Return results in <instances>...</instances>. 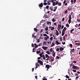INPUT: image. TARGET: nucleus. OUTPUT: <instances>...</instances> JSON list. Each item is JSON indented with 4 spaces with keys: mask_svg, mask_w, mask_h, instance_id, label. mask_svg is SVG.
Instances as JSON below:
<instances>
[{
    "mask_svg": "<svg viewBox=\"0 0 80 80\" xmlns=\"http://www.w3.org/2000/svg\"><path fill=\"white\" fill-rule=\"evenodd\" d=\"M47 5V3L46 2H44L43 3V5Z\"/></svg>",
    "mask_w": 80,
    "mask_h": 80,
    "instance_id": "37",
    "label": "nucleus"
},
{
    "mask_svg": "<svg viewBox=\"0 0 80 80\" xmlns=\"http://www.w3.org/2000/svg\"><path fill=\"white\" fill-rule=\"evenodd\" d=\"M73 63H77V61H74L73 62Z\"/></svg>",
    "mask_w": 80,
    "mask_h": 80,
    "instance_id": "58",
    "label": "nucleus"
},
{
    "mask_svg": "<svg viewBox=\"0 0 80 80\" xmlns=\"http://www.w3.org/2000/svg\"><path fill=\"white\" fill-rule=\"evenodd\" d=\"M52 55L53 57H55V54H52Z\"/></svg>",
    "mask_w": 80,
    "mask_h": 80,
    "instance_id": "57",
    "label": "nucleus"
},
{
    "mask_svg": "<svg viewBox=\"0 0 80 80\" xmlns=\"http://www.w3.org/2000/svg\"><path fill=\"white\" fill-rule=\"evenodd\" d=\"M66 78H70V77H68V75H66Z\"/></svg>",
    "mask_w": 80,
    "mask_h": 80,
    "instance_id": "33",
    "label": "nucleus"
},
{
    "mask_svg": "<svg viewBox=\"0 0 80 80\" xmlns=\"http://www.w3.org/2000/svg\"><path fill=\"white\" fill-rule=\"evenodd\" d=\"M49 39L51 41L53 40V37H51Z\"/></svg>",
    "mask_w": 80,
    "mask_h": 80,
    "instance_id": "30",
    "label": "nucleus"
},
{
    "mask_svg": "<svg viewBox=\"0 0 80 80\" xmlns=\"http://www.w3.org/2000/svg\"><path fill=\"white\" fill-rule=\"evenodd\" d=\"M67 13H68V10H67L64 13H65V14H67Z\"/></svg>",
    "mask_w": 80,
    "mask_h": 80,
    "instance_id": "35",
    "label": "nucleus"
},
{
    "mask_svg": "<svg viewBox=\"0 0 80 80\" xmlns=\"http://www.w3.org/2000/svg\"><path fill=\"white\" fill-rule=\"evenodd\" d=\"M49 58H47L45 60V61H48V60H49Z\"/></svg>",
    "mask_w": 80,
    "mask_h": 80,
    "instance_id": "36",
    "label": "nucleus"
},
{
    "mask_svg": "<svg viewBox=\"0 0 80 80\" xmlns=\"http://www.w3.org/2000/svg\"><path fill=\"white\" fill-rule=\"evenodd\" d=\"M55 43L56 44V45H60V42H58V40H55Z\"/></svg>",
    "mask_w": 80,
    "mask_h": 80,
    "instance_id": "6",
    "label": "nucleus"
},
{
    "mask_svg": "<svg viewBox=\"0 0 80 80\" xmlns=\"http://www.w3.org/2000/svg\"><path fill=\"white\" fill-rule=\"evenodd\" d=\"M66 3V0H65L63 2V3H64H64Z\"/></svg>",
    "mask_w": 80,
    "mask_h": 80,
    "instance_id": "60",
    "label": "nucleus"
},
{
    "mask_svg": "<svg viewBox=\"0 0 80 80\" xmlns=\"http://www.w3.org/2000/svg\"><path fill=\"white\" fill-rule=\"evenodd\" d=\"M50 2H52V0H51V1L49 0L48 1V5H50Z\"/></svg>",
    "mask_w": 80,
    "mask_h": 80,
    "instance_id": "8",
    "label": "nucleus"
},
{
    "mask_svg": "<svg viewBox=\"0 0 80 80\" xmlns=\"http://www.w3.org/2000/svg\"><path fill=\"white\" fill-rule=\"evenodd\" d=\"M40 53V51H37V54H38V53Z\"/></svg>",
    "mask_w": 80,
    "mask_h": 80,
    "instance_id": "34",
    "label": "nucleus"
},
{
    "mask_svg": "<svg viewBox=\"0 0 80 80\" xmlns=\"http://www.w3.org/2000/svg\"><path fill=\"white\" fill-rule=\"evenodd\" d=\"M45 57L46 58H50V56H48V55L47 54H45Z\"/></svg>",
    "mask_w": 80,
    "mask_h": 80,
    "instance_id": "13",
    "label": "nucleus"
},
{
    "mask_svg": "<svg viewBox=\"0 0 80 80\" xmlns=\"http://www.w3.org/2000/svg\"><path fill=\"white\" fill-rule=\"evenodd\" d=\"M44 38L45 39V40H46V41H47V40H48V39L47 37H44Z\"/></svg>",
    "mask_w": 80,
    "mask_h": 80,
    "instance_id": "47",
    "label": "nucleus"
},
{
    "mask_svg": "<svg viewBox=\"0 0 80 80\" xmlns=\"http://www.w3.org/2000/svg\"><path fill=\"white\" fill-rule=\"evenodd\" d=\"M52 54H55L56 53L54 52V51H53L52 52Z\"/></svg>",
    "mask_w": 80,
    "mask_h": 80,
    "instance_id": "50",
    "label": "nucleus"
},
{
    "mask_svg": "<svg viewBox=\"0 0 80 80\" xmlns=\"http://www.w3.org/2000/svg\"><path fill=\"white\" fill-rule=\"evenodd\" d=\"M46 9H47L48 10H49V9H48V8H49V6H47L46 7Z\"/></svg>",
    "mask_w": 80,
    "mask_h": 80,
    "instance_id": "25",
    "label": "nucleus"
},
{
    "mask_svg": "<svg viewBox=\"0 0 80 80\" xmlns=\"http://www.w3.org/2000/svg\"><path fill=\"white\" fill-rule=\"evenodd\" d=\"M67 28H66V27H64V28H63V29L62 30V31L65 32V31H66V30H67Z\"/></svg>",
    "mask_w": 80,
    "mask_h": 80,
    "instance_id": "10",
    "label": "nucleus"
},
{
    "mask_svg": "<svg viewBox=\"0 0 80 80\" xmlns=\"http://www.w3.org/2000/svg\"><path fill=\"white\" fill-rule=\"evenodd\" d=\"M64 27V25H62V27H61V29H63V28Z\"/></svg>",
    "mask_w": 80,
    "mask_h": 80,
    "instance_id": "53",
    "label": "nucleus"
},
{
    "mask_svg": "<svg viewBox=\"0 0 80 80\" xmlns=\"http://www.w3.org/2000/svg\"><path fill=\"white\" fill-rule=\"evenodd\" d=\"M39 56H40V57H42L43 56H42V54L40 53L39 54Z\"/></svg>",
    "mask_w": 80,
    "mask_h": 80,
    "instance_id": "43",
    "label": "nucleus"
},
{
    "mask_svg": "<svg viewBox=\"0 0 80 80\" xmlns=\"http://www.w3.org/2000/svg\"><path fill=\"white\" fill-rule=\"evenodd\" d=\"M48 30V27H46V28H45V30L46 31H47V30Z\"/></svg>",
    "mask_w": 80,
    "mask_h": 80,
    "instance_id": "24",
    "label": "nucleus"
},
{
    "mask_svg": "<svg viewBox=\"0 0 80 80\" xmlns=\"http://www.w3.org/2000/svg\"><path fill=\"white\" fill-rule=\"evenodd\" d=\"M34 45L35 46V48H37L38 47V45H37L36 43H34Z\"/></svg>",
    "mask_w": 80,
    "mask_h": 80,
    "instance_id": "22",
    "label": "nucleus"
},
{
    "mask_svg": "<svg viewBox=\"0 0 80 80\" xmlns=\"http://www.w3.org/2000/svg\"><path fill=\"white\" fill-rule=\"evenodd\" d=\"M46 68H47V70H48L50 68V65L48 64L46 65Z\"/></svg>",
    "mask_w": 80,
    "mask_h": 80,
    "instance_id": "7",
    "label": "nucleus"
},
{
    "mask_svg": "<svg viewBox=\"0 0 80 80\" xmlns=\"http://www.w3.org/2000/svg\"><path fill=\"white\" fill-rule=\"evenodd\" d=\"M34 31L36 32H37V31H38V29H37V28H34Z\"/></svg>",
    "mask_w": 80,
    "mask_h": 80,
    "instance_id": "15",
    "label": "nucleus"
},
{
    "mask_svg": "<svg viewBox=\"0 0 80 80\" xmlns=\"http://www.w3.org/2000/svg\"><path fill=\"white\" fill-rule=\"evenodd\" d=\"M55 45V44L54 43V42H52V44L51 45V47H53Z\"/></svg>",
    "mask_w": 80,
    "mask_h": 80,
    "instance_id": "21",
    "label": "nucleus"
},
{
    "mask_svg": "<svg viewBox=\"0 0 80 80\" xmlns=\"http://www.w3.org/2000/svg\"><path fill=\"white\" fill-rule=\"evenodd\" d=\"M55 29V28L54 27H52L51 28V30H53Z\"/></svg>",
    "mask_w": 80,
    "mask_h": 80,
    "instance_id": "23",
    "label": "nucleus"
},
{
    "mask_svg": "<svg viewBox=\"0 0 80 80\" xmlns=\"http://www.w3.org/2000/svg\"><path fill=\"white\" fill-rule=\"evenodd\" d=\"M56 58H57V59H59V57L58 56H57Z\"/></svg>",
    "mask_w": 80,
    "mask_h": 80,
    "instance_id": "62",
    "label": "nucleus"
},
{
    "mask_svg": "<svg viewBox=\"0 0 80 80\" xmlns=\"http://www.w3.org/2000/svg\"><path fill=\"white\" fill-rule=\"evenodd\" d=\"M74 29H72L70 31L71 32V33H72V32H73V31H74Z\"/></svg>",
    "mask_w": 80,
    "mask_h": 80,
    "instance_id": "42",
    "label": "nucleus"
},
{
    "mask_svg": "<svg viewBox=\"0 0 80 80\" xmlns=\"http://www.w3.org/2000/svg\"><path fill=\"white\" fill-rule=\"evenodd\" d=\"M48 35H47L46 34H43V36H44V37H47Z\"/></svg>",
    "mask_w": 80,
    "mask_h": 80,
    "instance_id": "39",
    "label": "nucleus"
},
{
    "mask_svg": "<svg viewBox=\"0 0 80 80\" xmlns=\"http://www.w3.org/2000/svg\"><path fill=\"white\" fill-rule=\"evenodd\" d=\"M38 62H37L36 63H35L36 66H38Z\"/></svg>",
    "mask_w": 80,
    "mask_h": 80,
    "instance_id": "45",
    "label": "nucleus"
},
{
    "mask_svg": "<svg viewBox=\"0 0 80 80\" xmlns=\"http://www.w3.org/2000/svg\"><path fill=\"white\" fill-rule=\"evenodd\" d=\"M58 5L59 6H61L62 5V2H60L58 4Z\"/></svg>",
    "mask_w": 80,
    "mask_h": 80,
    "instance_id": "26",
    "label": "nucleus"
},
{
    "mask_svg": "<svg viewBox=\"0 0 80 80\" xmlns=\"http://www.w3.org/2000/svg\"><path fill=\"white\" fill-rule=\"evenodd\" d=\"M66 26L67 27V28H68V27H69V24H66Z\"/></svg>",
    "mask_w": 80,
    "mask_h": 80,
    "instance_id": "32",
    "label": "nucleus"
},
{
    "mask_svg": "<svg viewBox=\"0 0 80 80\" xmlns=\"http://www.w3.org/2000/svg\"><path fill=\"white\" fill-rule=\"evenodd\" d=\"M47 25H49V24L51 25V22L47 21Z\"/></svg>",
    "mask_w": 80,
    "mask_h": 80,
    "instance_id": "19",
    "label": "nucleus"
},
{
    "mask_svg": "<svg viewBox=\"0 0 80 80\" xmlns=\"http://www.w3.org/2000/svg\"><path fill=\"white\" fill-rule=\"evenodd\" d=\"M43 3L42 2L38 4V7L40 8V9H41V10H42V8L43 7Z\"/></svg>",
    "mask_w": 80,
    "mask_h": 80,
    "instance_id": "2",
    "label": "nucleus"
},
{
    "mask_svg": "<svg viewBox=\"0 0 80 80\" xmlns=\"http://www.w3.org/2000/svg\"><path fill=\"white\" fill-rule=\"evenodd\" d=\"M42 48H43V50H47V48H48V47H42Z\"/></svg>",
    "mask_w": 80,
    "mask_h": 80,
    "instance_id": "9",
    "label": "nucleus"
},
{
    "mask_svg": "<svg viewBox=\"0 0 80 80\" xmlns=\"http://www.w3.org/2000/svg\"><path fill=\"white\" fill-rule=\"evenodd\" d=\"M40 58H41V57H39V58H38V60H40Z\"/></svg>",
    "mask_w": 80,
    "mask_h": 80,
    "instance_id": "64",
    "label": "nucleus"
},
{
    "mask_svg": "<svg viewBox=\"0 0 80 80\" xmlns=\"http://www.w3.org/2000/svg\"><path fill=\"white\" fill-rule=\"evenodd\" d=\"M38 62L41 64V65H43V62L40 60H38Z\"/></svg>",
    "mask_w": 80,
    "mask_h": 80,
    "instance_id": "4",
    "label": "nucleus"
},
{
    "mask_svg": "<svg viewBox=\"0 0 80 80\" xmlns=\"http://www.w3.org/2000/svg\"><path fill=\"white\" fill-rule=\"evenodd\" d=\"M75 45H80V43H75Z\"/></svg>",
    "mask_w": 80,
    "mask_h": 80,
    "instance_id": "29",
    "label": "nucleus"
},
{
    "mask_svg": "<svg viewBox=\"0 0 80 80\" xmlns=\"http://www.w3.org/2000/svg\"><path fill=\"white\" fill-rule=\"evenodd\" d=\"M64 4L65 5V6H67V5H68L67 3H64Z\"/></svg>",
    "mask_w": 80,
    "mask_h": 80,
    "instance_id": "55",
    "label": "nucleus"
},
{
    "mask_svg": "<svg viewBox=\"0 0 80 80\" xmlns=\"http://www.w3.org/2000/svg\"><path fill=\"white\" fill-rule=\"evenodd\" d=\"M44 17L45 18H48V16L46 15L44 16Z\"/></svg>",
    "mask_w": 80,
    "mask_h": 80,
    "instance_id": "14",
    "label": "nucleus"
},
{
    "mask_svg": "<svg viewBox=\"0 0 80 80\" xmlns=\"http://www.w3.org/2000/svg\"><path fill=\"white\" fill-rule=\"evenodd\" d=\"M46 44H47V42H46L44 41L43 42V45H45Z\"/></svg>",
    "mask_w": 80,
    "mask_h": 80,
    "instance_id": "27",
    "label": "nucleus"
},
{
    "mask_svg": "<svg viewBox=\"0 0 80 80\" xmlns=\"http://www.w3.org/2000/svg\"><path fill=\"white\" fill-rule=\"evenodd\" d=\"M72 71L73 72H77V71L76 70H75L74 69H73L72 70Z\"/></svg>",
    "mask_w": 80,
    "mask_h": 80,
    "instance_id": "49",
    "label": "nucleus"
},
{
    "mask_svg": "<svg viewBox=\"0 0 80 80\" xmlns=\"http://www.w3.org/2000/svg\"><path fill=\"white\" fill-rule=\"evenodd\" d=\"M72 68L73 69H75V70H79V67L75 66H73Z\"/></svg>",
    "mask_w": 80,
    "mask_h": 80,
    "instance_id": "1",
    "label": "nucleus"
},
{
    "mask_svg": "<svg viewBox=\"0 0 80 80\" xmlns=\"http://www.w3.org/2000/svg\"><path fill=\"white\" fill-rule=\"evenodd\" d=\"M57 6H56L55 7H54V9L55 10H57Z\"/></svg>",
    "mask_w": 80,
    "mask_h": 80,
    "instance_id": "46",
    "label": "nucleus"
},
{
    "mask_svg": "<svg viewBox=\"0 0 80 80\" xmlns=\"http://www.w3.org/2000/svg\"><path fill=\"white\" fill-rule=\"evenodd\" d=\"M58 3H59L58 1H56V5H58Z\"/></svg>",
    "mask_w": 80,
    "mask_h": 80,
    "instance_id": "28",
    "label": "nucleus"
},
{
    "mask_svg": "<svg viewBox=\"0 0 80 80\" xmlns=\"http://www.w3.org/2000/svg\"><path fill=\"white\" fill-rule=\"evenodd\" d=\"M56 34L57 36H58V35H59V33H58V30H56Z\"/></svg>",
    "mask_w": 80,
    "mask_h": 80,
    "instance_id": "11",
    "label": "nucleus"
},
{
    "mask_svg": "<svg viewBox=\"0 0 80 80\" xmlns=\"http://www.w3.org/2000/svg\"><path fill=\"white\" fill-rule=\"evenodd\" d=\"M58 28L59 29L57 28V29L58 31H60V30H59H59H60V29H61V27H62V25L61 24H58Z\"/></svg>",
    "mask_w": 80,
    "mask_h": 80,
    "instance_id": "3",
    "label": "nucleus"
},
{
    "mask_svg": "<svg viewBox=\"0 0 80 80\" xmlns=\"http://www.w3.org/2000/svg\"><path fill=\"white\" fill-rule=\"evenodd\" d=\"M42 43H41L39 44H38V46H41V45H42Z\"/></svg>",
    "mask_w": 80,
    "mask_h": 80,
    "instance_id": "41",
    "label": "nucleus"
},
{
    "mask_svg": "<svg viewBox=\"0 0 80 80\" xmlns=\"http://www.w3.org/2000/svg\"><path fill=\"white\" fill-rule=\"evenodd\" d=\"M34 71V68H33L32 69V72H33Z\"/></svg>",
    "mask_w": 80,
    "mask_h": 80,
    "instance_id": "63",
    "label": "nucleus"
},
{
    "mask_svg": "<svg viewBox=\"0 0 80 80\" xmlns=\"http://www.w3.org/2000/svg\"><path fill=\"white\" fill-rule=\"evenodd\" d=\"M46 53L48 55H50V52H49L48 51H47V52H46Z\"/></svg>",
    "mask_w": 80,
    "mask_h": 80,
    "instance_id": "44",
    "label": "nucleus"
},
{
    "mask_svg": "<svg viewBox=\"0 0 80 80\" xmlns=\"http://www.w3.org/2000/svg\"><path fill=\"white\" fill-rule=\"evenodd\" d=\"M50 52H53V49L52 48H51L50 49Z\"/></svg>",
    "mask_w": 80,
    "mask_h": 80,
    "instance_id": "40",
    "label": "nucleus"
},
{
    "mask_svg": "<svg viewBox=\"0 0 80 80\" xmlns=\"http://www.w3.org/2000/svg\"><path fill=\"white\" fill-rule=\"evenodd\" d=\"M68 18L69 19H72V17H71V15H69L68 16Z\"/></svg>",
    "mask_w": 80,
    "mask_h": 80,
    "instance_id": "17",
    "label": "nucleus"
},
{
    "mask_svg": "<svg viewBox=\"0 0 80 80\" xmlns=\"http://www.w3.org/2000/svg\"><path fill=\"white\" fill-rule=\"evenodd\" d=\"M77 21L78 22H80V19H77Z\"/></svg>",
    "mask_w": 80,
    "mask_h": 80,
    "instance_id": "59",
    "label": "nucleus"
},
{
    "mask_svg": "<svg viewBox=\"0 0 80 80\" xmlns=\"http://www.w3.org/2000/svg\"><path fill=\"white\" fill-rule=\"evenodd\" d=\"M71 19H69L68 20V22L69 24H70V23H71V22H72V20H71Z\"/></svg>",
    "mask_w": 80,
    "mask_h": 80,
    "instance_id": "18",
    "label": "nucleus"
},
{
    "mask_svg": "<svg viewBox=\"0 0 80 80\" xmlns=\"http://www.w3.org/2000/svg\"><path fill=\"white\" fill-rule=\"evenodd\" d=\"M59 48H57L56 49V51H57V52H58V51H59Z\"/></svg>",
    "mask_w": 80,
    "mask_h": 80,
    "instance_id": "48",
    "label": "nucleus"
},
{
    "mask_svg": "<svg viewBox=\"0 0 80 80\" xmlns=\"http://www.w3.org/2000/svg\"><path fill=\"white\" fill-rule=\"evenodd\" d=\"M63 50H64V48H60V51H63Z\"/></svg>",
    "mask_w": 80,
    "mask_h": 80,
    "instance_id": "12",
    "label": "nucleus"
},
{
    "mask_svg": "<svg viewBox=\"0 0 80 80\" xmlns=\"http://www.w3.org/2000/svg\"><path fill=\"white\" fill-rule=\"evenodd\" d=\"M43 60H45V56L42 57Z\"/></svg>",
    "mask_w": 80,
    "mask_h": 80,
    "instance_id": "54",
    "label": "nucleus"
},
{
    "mask_svg": "<svg viewBox=\"0 0 80 80\" xmlns=\"http://www.w3.org/2000/svg\"><path fill=\"white\" fill-rule=\"evenodd\" d=\"M43 29H41L40 32V33H42L43 32Z\"/></svg>",
    "mask_w": 80,
    "mask_h": 80,
    "instance_id": "38",
    "label": "nucleus"
},
{
    "mask_svg": "<svg viewBox=\"0 0 80 80\" xmlns=\"http://www.w3.org/2000/svg\"><path fill=\"white\" fill-rule=\"evenodd\" d=\"M70 47H72V46H73V45H72V44H70L69 45Z\"/></svg>",
    "mask_w": 80,
    "mask_h": 80,
    "instance_id": "56",
    "label": "nucleus"
},
{
    "mask_svg": "<svg viewBox=\"0 0 80 80\" xmlns=\"http://www.w3.org/2000/svg\"><path fill=\"white\" fill-rule=\"evenodd\" d=\"M74 49H73L71 50V52H74Z\"/></svg>",
    "mask_w": 80,
    "mask_h": 80,
    "instance_id": "52",
    "label": "nucleus"
},
{
    "mask_svg": "<svg viewBox=\"0 0 80 80\" xmlns=\"http://www.w3.org/2000/svg\"><path fill=\"white\" fill-rule=\"evenodd\" d=\"M52 22H55V21H56V20H55V18H53L52 19Z\"/></svg>",
    "mask_w": 80,
    "mask_h": 80,
    "instance_id": "20",
    "label": "nucleus"
},
{
    "mask_svg": "<svg viewBox=\"0 0 80 80\" xmlns=\"http://www.w3.org/2000/svg\"><path fill=\"white\" fill-rule=\"evenodd\" d=\"M65 32L63 31H62V36H63V35H65Z\"/></svg>",
    "mask_w": 80,
    "mask_h": 80,
    "instance_id": "16",
    "label": "nucleus"
},
{
    "mask_svg": "<svg viewBox=\"0 0 80 80\" xmlns=\"http://www.w3.org/2000/svg\"><path fill=\"white\" fill-rule=\"evenodd\" d=\"M48 31H46L45 32V33H46V34H48Z\"/></svg>",
    "mask_w": 80,
    "mask_h": 80,
    "instance_id": "51",
    "label": "nucleus"
},
{
    "mask_svg": "<svg viewBox=\"0 0 80 80\" xmlns=\"http://www.w3.org/2000/svg\"><path fill=\"white\" fill-rule=\"evenodd\" d=\"M35 78H36V79L37 80V76H35Z\"/></svg>",
    "mask_w": 80,
    "mask_h": 80,
    "instance_id": "61",
    "label": "nucleus"
},
{
    "mask_svg": "<svg viewBox=\"0 0 80 80\" xmlns=\"http://www.w3.org/2000/svg\"><path fill=\"white\" fill-rule=\"evenodd\" d=\"M68 10V11H70L71 10H72V9L70 8H68V9H67Z\"/></svg>",
    "mask_w": 80,
    "mask_h": 80,
    "instance_id": "31",
    "label": "nucleus"
},
{
    "mask_svg": "<svg viewBox=\"0 0 80 80\" xmlns=\"http://www.w3.org/2000/svg\"><path fill=\"white\" fill-rule=\"evenodd\" d=\"M52 3V5L53 6H55L56 5V3H55V2L53 1H51Z\"/></svg>",
    "mask_w": 80,
    "mask_h": 80,
    "instance_id": "5",
    "label": "nucleus"
}]
</instances>
